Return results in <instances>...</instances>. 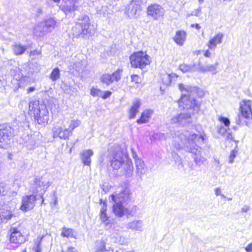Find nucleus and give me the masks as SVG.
<instances>
[{
	"mask_svg": "<svg viewBox=\"0 0 252 252\" xmlns=\"http://www.w3.org/2000/svg\"><path fill=\"white\" fill-rule=\"evenodd\" d=\"M204 135L189 133L187 131H177L174 132L173 145L174 148L179 150L183 148L186 151L192 153L193 160L196 166L203 164L207 159L202 156V148L197 145L198 143H205Z\"/></svg>",
	"mask_w": 252,
	"mask_h": 252,
	"instance_id": "nucleus-2",
	"label": "nucleus"
},
{
	"mask_svg": "<svg viewBox=\"0 0 252 252\" xmlns=\"http://www.w3.org/2000/svg\"><path fill=\"white\" fill-rule=\"evenodd\" d=\"M123 70L118 69L112 73H105L100 77L101 82L107 85H110L114 82L120 81L122 76Z\"/></svg>",
	"mask_w": 252,
	"mask_h": 252,
	"instance_id": "nucleus-14",
	"label": "nucleus"
},
{
	"mask_svg": "<svg viewBox=\"0 0 252 252\" xmlns=\"http://www.w3.org/2000/svg\"><path fill=\"white\" fill-rule=\"evenodd\" d=\"M51 185V182H45L42 178H35L33 183L31 186V190L34 195L39 197H42L48 188Z\"/></svg>",
	"mask_w": 252,
	"mask_h": 252,
	"instance_id": "nucleus-9",
	"label": "nucleus"
},
{
	"mask_svg": "<svg viewBox=\"0 0 252 252\" xmlns=\"http://www.w3.org/2000/svg\"><path fill=\"white\" fill-rule=\"evenodd\" d=\"M225 135H226V139L227 140L232 139V135H231V133H230L229 131L227 132V133Z\"/></svg>",
	"mask_w": 252,
	"mask_h": 252,
	"instance_id": "nucleus-55",
	"label": "nucleus"
},
{
	"mask_svg": "<svg viewBox=\"0 0 252 252\" xmlns=\"http://www.w3.org/2000/svg\"><path fill=\"white\" fill-rule=\"evenodd\" d=\"M107 204L106 202H104L100 209V214L106 213Z\"/></svg>",
	"mask_w": 252,
	"mask_h": 252,
	"instance_id": "nucleus-46",
	"label": "nucleus"
},
{
	"mask_svg": "<svg viewBox=\"0 0 252 252\" xmlns=\"http://www.w3.org/2000/svg\"><path fill=\"white\" fill-rule=\"evenodd\" d=\"M54 202H53V204L54 206H56L58 203V199H57V197L56 196V192L55 191L54 192Z\"/></svg>",
	"mask_w": 252,
	"mask_h": 252,
	"instance_id": "nucleus-56",
	"label": "nucleus"
},
{
	"mask_svg": "<svg viewBox=\"0 0 252 252\" xmlns=\"http://www.w3.org/2000/svg\"><path fill=\"white\" fill-rule=\"evenodd\" d=\"M179 69L183 72L186 73L192 70V66L191 65L186 64H181L179 66Z\"/></svg>",
	"mask_w": 252,
	"mask_h": 252,
	"instance_id": "nucleus-37",
	"label": "nucleus"
},
{
	"mask_svg": "<svg viewBox=\"0 0 252 252\" xmlns=\"http://www.w3.org/2000/svg\"><path fill=\"white\" fill-rule=\"evenodd\" d=\"M61 235L64 237L75 238L76 234L73 229L63 227Z\"/></svg>",
	"mask_w": 252,
	"mask_h": 252,
	"instance_id": "nucleus-29",
	"label": "nucleus"
},
{
	"mask_svg": "<svg viewBox=\"0 0 252 252\" xmlns=\"http://www.w3.org/2000/svg\"><path fill=\"white\" fill-rule=\"evenodd\" d=\"M100 219L104 224V228L106 230H110L113 224V220L107 216L106 213L99 214Z\"/></svg>",
	"mask_w": 252,
	"mask_h": 252,
	"instance_id": "nucleus-25",
	"label": "nucleus"
},
{
	"mask_svg": "<svg viewBox=\"0 0 252 252\" xmlns=\"http://www.w3.org/2000/svg\"><path fill=\"white\" fill-rule=\"evenodd\" d=\"M14 135V129L11 126H0V148H5Z\"/></svg>",
	"mask_w": 252,
	"mask_h": 252,
	"instance_id": "nucleus-12",
	"label": "nucleus"
},
{
	"mask_svg": "<svg viewBox=\"0 0 252 252\" xmlns=\"http://www.w3.org/2000/svg\"><path fill=\"white\" fill-rule=\"evenodd\" d=\"M177 75L174 73L166 74L164 75L163 78V83L166 85H168L171 83L173 78H177Z\"/></svg>",
	"mask_w": 252,
	"mask_h": 252,
	"instance_id": "nucleus-34",
	"label": "nucleus"
},
{
	"mask_svg": "<svg viewBox=\"0 0 252 252\" xmlns=\"http://www.w3.org/2000/svg\"><path fill=\"white\" fill-rule=\"evenodd\" d=\"M178 87L182 93L181 98L178 100L179 106L183 109L189 111L188 113H181L174 116L171 119V123L186 126L192 123L191 115L199 110L200 103L195 97H202L204 95V92L195 86L179 84Z\"/></svg>",
	"mask_w": 252,
	"mask_h": 252,
	"instance_id": "nucleus-1",
	"label": "nucleus"
},
{
	"mask_svg": "<svg viewBox=\"0 0 252 252\" xmlns=\"http://www.w3.org/2000/svg\"><path fill=\"white\" fill-rule=\"evenodd\" d=\"M171 156L172 158L174 159L175 162H180L181 160V158L178 155L177 153L175 152H171Z\"/></svg>",
	"mask_w": 252,
	"mask_h": 252,
	"instance_id": "nucleus-42",
	"label": "nucleus"
},
{
	"mask_svg": "<svg viewBox=\"0 0 252 252\" xmlns=\"http://www.w3.org/2000/svg\"><path fill=\"white\" fill-rule=\"evenodd\" d=\"M215 194L217 195V196H219V195H221V189H220V188H217L215 189Z\"/></svg>",
	"mask_w": 252,
	"mask_h": 252,
	"instance_id": "nucleus-53",
	"label": "nucleus"
},
{
	"mask_svg": "<svg viewBox=\"0 0 252 252\" xmlns=\"http://www.w3.org/2000/svg\"><path fill=\"white\" fill-rule=\"evenodd\" d=\"M245 250L247 252H252V243L249 244L246 248Z\"/></svg>",
	"mask_w": 252,
	"mask_h": 252,
	"instance_id": "nucleus-50",
	"label": "nucleus"
},
{
	"mask_svg": "<svg viewBox=\"0 0 252 252\" xmlns=\"http://www.w3.org/2000/svg\"><path fill=\"white\" fill-rule=\"evenodd\" d=\"M135 163L136 174L140 179H142V176L145 175L148 171L147 167L142 159H137Z\"/></svg>",
	"mask_w": 252,
	"mask_h": 252,
	"instance_id": "nucleus-20",
	"label": "nucleus"
},
{
	"mask_svg": "<svg viewBox=\"0 0 252 252\" xmlns=\"http://www.w3.org/2000/svg\"><path fill=\"white\" fill-rule=\"evenodd\" d=\"M131 81L134 82L135 83H139L140 82V78L137 75H131Z\"/></svg>",
	"mask_w": 252,
	"mask_h": 252,
	"instance_id": "nucleus-44",
	"label": "nucleus"
},
{
	"mask_svg": "<svg viewBox=\"0 0 252 252\" xmlns=\"http://www.w3.org/2000/svg\"><path fill=\"white\" fill-rule=\"evenodd\" d=\"M79 120H72L69 125L68 128L55 125L52 129L53 137L60 138L63 140H68L69 137L72 134V130L80 125Z\"/></svg>",
	"mask_w": 252,
	"mask_h": 252,
	"instance_id": "nucleus-7",
	"label": "nucleus"
},
{
	"mask_svg": "<svg viewBox=\"0 0 252 252\" xmlns=\"http://www.w3.org/2000/svg\"><path fill=\"white\" fill-rule=\"evenodd\" d=\"M219 120L222 123L225 127H228L230 125V120L228 118L220 116L219 117Z\"/></svg>",
	"mask_w": 252,
	"mask_h": 252,
	"instance_id": "nucleus-39",
	"label": "nucleus"
},
{
	"mask_svg": "<svg viewBox=\"0 0 252 252\" xmlns=\"http://www.w3.org/2000/svg\"><path fill=\"white\" fill-rule=\"evenodd\" d=\"M111 251H113V250L111 249L110 247H109L108 248H105L104 251L102 252H111Z\"/></svg>",
	"mask_w": 252,
	"mask_h": 252,
	"instance_id": "nucleus-61",
	"label": "nucleus"
},
{
	"mask_svg": "<svg viewBox=\"0 0 252 252\" xmlns=\"http://www.w3.org/2000/svg\"><path fill=\"white\" fill-rule=\"evenodd\" d=\"M20 143L28 149H33L36 146L37 138L34 135L24 134L21 138Z\"/></svg>",
	"mask_w": 252,
	"mask_h": 252,
	"instance_id": "nucleus-18",
	"label": "nucleus"
},
{
	"mask_svg": "<svg viewBox=\"0 0 252 252\" xmlns=\"http://www.w3.org/2000/svg\"><path fill=\"white\" fill-rule=\"evenodd\" d=\"M112 94V93L111 91H106L104 92L102 91L101 95L100 96V97H102L103 99H106L108 98Z\"/></svg>",
	"mask_w": 252,
	"mask_h": 252,
	"instance_id": "nucleus-43",
	"label": "nucleus"
},
{
	"mask_svg": "<svg viewBox=\"0 0 252 252\" xmlns=\"http://www.w3.org/2000/svg\"><path fill=\"white\" fill-rule=\"evenodd\" d=\"M104 202H105L103 201V200L102 199H100V200H99L100 204H102L103 205Z\"/></svg>",
	"mask_w": 252,
	"mask_h": 252,
	"instance_id": "nucleus-64",
	"label": "nucleus"
},
{
	"mask_svg": "<svg viewBox=\"0 0 252 252\" xmlns=\"http://www.w3.org/2000/svg\"><path fill=\"white\" fill-rule=\"evenodd\" d=\"M250 210V207L248 205H244L241 210V213H247Z\"/></svg>",
	"mask_w": 252,
	"mask_h": 252,
	"instance_id": "nucleus-47",
	"label": "nucleus"
},
{
	"mask_svg": "<svg viewBox=\"0 0 252 252\" xmlns=\"http://www.w3.org/2000/svg\"><path fill=\"white\" fill-rule=\"evenodd\" d=\"M131 65L134 68L143 69L150 63V57L146 52H134L129 58Z\"/></svg>",
	"mask_w": 252,
	"mask_h": 252,
	"instance_id": "nucleus-8",
	"label": "nucleus"
},
{
	"mask_svg": "<svg viewBox=\"0 0 252 252\" xmlns=\"http://www.w3.org/2000/svg\"><path fill=\"white\" fill-rule=\"evenodd\" d=\"M156 136L161 140H166V135L162 133H159L156 134Z\"/></svg>",
	"mask_w": 252,
	"mask_h": 252,
	"instance_id": "nucleus-45",
	"label": "nucleus"
},
{
	"mask_svg": "<svg viewBox=\"0 0 252 252\" xmlns=\"http://www.w3.org/2000/svg\"><path fill=\"white\" fill-rule=\"evenodd\" d=\"M238 154L237 147H235L234 149L231 151L229 157V162L232 163L234 162V158Z\"/></svg>",
	"mask_w": 252,
	"mask_h": 252,
	"instance_id": "nucleus-36",
	"label": "nucleus"
},
{
	"mask_svg": "<svg viewBox=\"0 0 252 252\" xmlns=\"http://www.w3.org/2000/svg\"><path fill=\"white\" fill-rule=\"evenodd\" d=\"M93 154V151L90 149L84 150L80 154V158L84 165L90 166L91 163V157Z\"/></svg>",
	"mask_w": 252,
	"mask_h": 252,
	"instance_id": "nucleus-22",
	"label": "nucleus"
},
{
	"mask_svg": "<svg viewBox=\"0 0 252 252\" xmlns=\"http://www.w3.org/2000/svg\"><path fill=\"white\" fill-rule=\"evenodd\" d=\"M141 103L140 100L136 99L133 101L132 104L129 110V118L133 119L139 111Z\"/></svg>",
	"mask_w": 252,
	"mask_h": 252,
	"instance_id": "nucleus-24",
	"label": "nucleus"
},
{
	"mask_svg": "<svg viewBox=\"0 0 252 252\" xmlns=\"http://www.w3.org/2000/svg\"><path fill=\"white\" fill-rule=\"evenodd\" d=\"M12 216V214L9 211L0 213V224L10 220Z\"/></svg>",
	"mask_w": 252,
	"mask_h": 252,
	"instance_id": "nucleus-32",
	"label": "nucleus"
},
{
	"mask_svg": "<svg viewBox=\"0 0 252 252\" xmlns=\"http://www.w3.org/2000/svg\"><path fill=\"white\" fill-rule=\"evenodd\" d=\"M42 239V237H38L35 242V246L34 247V250L35 252H41V248L40 243Z\"/></svg>",
	"mask_w": 252,
	"mask_h": 252,
	"instance_id": "nucleus-38",
	"label": "nucleus"
},
{
	"mask_svg": "<svg viewBox=\"0 0 252 252\" xmlns=\"http://www.w3.org/2000/svg\"><path fill=\"white\" fill-rule=\"evenodd\" d=\"M61 76L60 70L59 67H55L52 71L50 75V79L53 81L55 82L60 78Z\"/></svg>",
	"mask_w": 252,
	"mask_h": 252,
	"instance_id": "nucleus-31",
	"label": "nucleus"
},
{
	"mask_svg": "<svg viewBox=\"0 0 252 252\" xmlns=\"http://www.w3.org/2000/svg\"><path fill=\"white\" fill-rule=\"evenodd\" d=\"M13 50L16 55H19L23 54L25 52L26 47L21 44H16L13 45Z\"/></svg>",
	"mask_w": 252,
	"mask_h": 252,
	"instance_id": "nucleus-30",
	"label": "nucleus"
},
{
	"mask_svg": "<svg viewBox=\"0 0 252 252\" xmlns=\"http://www.w3.org/2000/svg\"><path fill=\"white\" fill-rule=\"evenodd\" d=\"M14 83L16 84L15 87L14 88L15 91L18 90L20 87L19 82L17 80H13Z\"/></svg>",
	"mask_w": 252,
	"mask_h": 252,
	"instance_id": "nucleus-51",
	"label": "nucleus"
},
{
	"mask_svg": "<svg viewBox=\"0 0 252 252\" xmlns=\"http://www.w3.org/2000/svg\"><path fill=\"white\" fill-rule=\"evenodd\" d=\"M29 114L39 124L45 125L49 119V111L45 104L39 101H31L29 104Z\"/></svg>",
	"mask_w": 252,
	"mask_h": 252,
	"instance_id": "nucleus-5",
	"label": "nucleus"
},
{
	"mask_svg": "<svg viewBox=\"0 0 252 252\" xmlns=\"http://www.w3.org/2000/svg\"><path fill=\"white\" fill-rule=\"evenodd\" d=\"M90 19L87 15H81L78 19V21L72 28L71 34L73 37H83L88 34H91Z\"/></svg>",
	"mask_w": 252,
	"mask_h": 252,
	"instance_id": "nucleus-6",
	"label": "nucleus"
},
{
	"mask_svg": "<svg viewBox=\"0 0 252 252\" xmlns=\"http://www.w3.org/2000/svg\"><path fill=\"white\" fill-rule=\"evenodd\" d=\"M186 32L184 31H178L174 37V41L179 45H183L186 40Z\"/></svg>",
	"mask_w": 252,
	"mask_h": 252,
	"instance_id": "nucleus-27",
	"label": "nucleus"
},
{
	"mask_svg": "<svg viewBox=\"0 0 252 252\" xmlns=\"http://www.w3.org/2000/svg\"><path fill=\"white\" fill-rule=\"evenodd\" d=\"M114 204L112 206V212L119 218L126 216V207L125 205L130 200V192L127 187L122 188L117 190L109 197Z\"/></svg>",
	"mask_w": 252,
	"mask_h": 252,
	"instance_id": "nucleus-4",
	"label": "nucleus"
},
{
	"mask_svg": "<svg viewBox=\"0 0 252 252\" xmlns=\"http://www.w3.org/2000/svg\"><path fill=\"white\" fill-rule=\"evenodd\" d=\"M236 123L238 125L241 124V117L239 115H238V119L236 120Z\"/></svg>",
	"mask_w": 252,
	"mask_h": 252,
	"instance_id": "nucleus-60",
	"label": "nucleus"
},
{
	"mask_svg": "<svg viewBox=\"0 0 252 252\" xmlns=\"http://www.w3.org/2000/svg\"><path fill=\"white\" fill-rule=\"evenodd\" d=\"M35 90V88L34 87H31L28 88L27 90L28 93H31L33 92Z\"/></svg>",
	"mask_w": 252,
	"mask_h": 252,
	"instance_id": "nucleus-58",
	"label": "nucleus"
},
{
	"mask_svg": "<svg viewBox=\"0 0 252 252\" xmlns=\"http://www.w3.org/2000/svg\"><path fill=\"white\" fill-rule=\"evenodd\" d=\"M229 128L220 126L218 129V132L222 135H225L229 131Z\"/></svg>",
	"mask_w": 252,
	"mask_h": 252,
	"instance_id": "nucleus-41",
	"label": "nucleus"
},
{
	"mask_svg": "<svg viewBox=\"0 0 252 252\" xmlns=\"http://www.w3.org/2000/svg\"><path fill=\"white\" fill-rule=\"evenodd\" d=\"M214 163H215V165L216 166V167L220 169V165L219 160L217 158H215L214 159Z\"/></svg>",
	"mask_w": 252,
	"mask_h": 252,
	"instance_id": "nucleus-54",
	"label": "nucleus"
},
{
	"mask_svg": "<svg viewBox=\"0 0 252 252\" xmlns=\"http://www.w3.org/2000/svg\"><path fill=\"white\" fill-rule=\"evenodd\" d=\"M77 4L78 0H64L60 8L66 15H68L77 10Z\"/></svg>",
	"mask_w": 252,
	"mask_h": 252,
	"instance_id": "nucleus-17",
	"label": "nucleus"
},
{
	"mask_svg": "<svg viewBox=\"0 0 252 252\" xmlns=\"http://www.w3.org/2000/svg\"><path fill=\"white\" fill-rule=\"evenodd\" d=\"M38 196L32 193V195H25L22 197V205L20 209L24 212H27L33 208L35 202Z\"/></svg>",
	"mask_w": 252,
	"mask_h": 252,
	"instance_id": "nucleus-16",
	"label": "nucleus"
},
{
	"mask_svg": "<svg viewBox=\"0 0 252 252\" xmlns=\"http://www.w3.org/2000/svg\"><path fill=\"white\" fill-rule=\"evenodd\" d=\"M218 63H216L214 64H209L205 66L199 65V70L201 72H210L213 74L217 73V66Z\"/></svg>",
	"mask_w": 252,
	"mask_h": 252,
	"instance_id": "nucleus-28",
	"label": "nucleus"
},
{
	"mask_svg": "<svg viewBox=\"0 0 252 252\" xmlns=\"http://www.w3.org/2000/svg\"><path fill=\"white\" fill-rule=\"evenodd\" d=\"M192 27H194L197 30H199L200 29V26L198 24H192L191 25Z\"/></svg>",
	"mask_w": 252,
	"mask_h": 252,
	"instance_id": "nucleus-59",
	"label": "nucleus"
},
{
	"mask_svg": "<svg viewBox=\"0 0 252 252\" xmlns=\"http://www.w3.org/2000/svg\"><path fill=\"white\" fill-rule=\"evenodd\" d=\"M9 240L11 244L14 245L13 249L20 247L26 241V237L17 227H12L8 232Z\"/></svg>",
	"mask_w": 252,
	"mask_h": 252,
	"instance_id": "nucleus-10",
	"label": "nucleus"
},
{
	"mask_svg": "<svg viewBox=\"0 0 252 252\" xmlns=\"http://www.w3.org/2000/svg\"><path fill=\"white\" fill-rule=\"evenodd\" d=\"M102 91L98 89L93 87L91 89V94L93 96H99L101 95Z\"/></svg>",
	"mask_w": 252,
	"mask_h": 252,
	"instance_id": "nucleus-40",
	"label": "nucleus"
},
{
	"mask_svg": "<svg viewBox=\"0 0 252 252\" xmlns=\"http://www.w3.org/2000/svg\"><path fill=\"white\" fill-rule=\"evenodd\" d=\"M204 56L206 57L209 58L211 56V53L209 50H206L204 52Z\"/></svg>",
	"mask_w": 252,
	"mask_h": 252,
	"instance_id": "nucleus-57",
	"label": "nucleus"
},
{
	"mask_svg": "<svg viewBox=\"0 0 252 252\" xmlns=\"http://www.w3.org/2000/svg\"><path fill=\"white\" fill-rule=\"evenodd\" d=\"M41 54V52L38 50H35L31 52V55H39Z\"/></svg>",
	"mask_w": 252,
	"mask_h": 252,
	"instance_id": "nucleus-52",
	"label": "nucleus"
},
{
	"mask_svg": "<svg viewBox=\"0 0 252 252\" xmlns=\"http://www.w3.org/2000/svg\"><path fill=\"white\" fill-rule=\"evenodd\" d=\"M251 101H247L241 105V116L246 119L252 118V109L251 107Z\"/></svg>",
	"mask_w": 252,
	"mask_h": 252,
	"instance_id": "nucleus-21",
	"label": "nucleus"
},
{
	"mask_svg": "<svg viewBox=\"0 0 252 252\" xmlns=\"http://www.w3.org/2000/svg\"><path fill=\"white\" fill-rule=\"evenodd\" d=\"M36 9H37L36 11L39 14V13H41L42 12L41 8H40L39 7H37Z\"/></svg>",
	"mask_w": 252,
	"mask_h": 252,
	"instance_id": "nucleus-62",
	"label": "nucleus"
},
{
	"mask_svg": "<svg viewBox=\"0 0 252 252\" xmlns=\"http://www.w3.org/2000/svg\"><path fill=\"white\" fill-rule=\"evenodd\" d=\"M144 223L141 220H134L126 224V227L132 231L142 232L144 230Z\"/></svg>",
	"mask_w": 252,
	"mask_h": 252,
	"instance_id": "nucleus-19",
	"label": "nucleus"
},
{
	"mask_svg": "<svg viewBox=\"0 0 252 252\" xmlns=\"http://www.w3.org/2000/svg\"><path fill=\"white\" fill-rule=\"evenodd\" d=\"M153 113V111L152 110H145L142 113L140 118L137 120V123L142 124L148 122Z\"/></svg>",
	"mask_w": 252,
	"mask_h": 252,
	"instance_id": "nucleus-26",
	"label": "nucleus"
},
{
	"mask_svg": "<svg viewBox=\"0 0 252 252\" xmlns=\"http://www.w3.org/2000/svg\"><path fill=\"white\" fill-rule=\"evenodd\" d=\"M56 21L54 18H50L40 22L34 28V33L41 36L46 32H51L55 28Z\"/></svg>",
	"mask_w": 252,
	"mask_h": 252,
	"instance_id": "nucleus-11",
	"label": "nucleus"
},
{
	"mask_svg": "<svg viewBox=\"0 0 252 252\" xmlns=\"http://www.w3.org/2000/svg\"><path fill=\"white\" fill-rule=\"evenodd\" d=\"M109 161L114 170L121 169V175L129 178L133 174V166L128 154L123 152L119 146H114L109 151Z\"/></svg>",
	"mask_w": 252,
	"mask_h": 252,
	"instance_id": "nucleus-3",
	"label": "nucleus"
},
{
	"mask_svg": "<svg viewBox=\"0 0 252 252\" xmlns=\"http://www.w3.org/2000/svg\"><path fill=\"white\" fill-rule=\"evenodd\" d=\"M142 10V1L140 0H132L126 9L125 14L129 18L136 19Z\"/></svg>",
	"mask_w": 252,
	"mask_h": 252,
	"instance_id": "nucleus-13",
	"label": "nucleus"
},
{
	"mask_svg": "<svg viewBox=\"0 0 252 252\" xmlns=\"http://www.w3.org/2000/svg\"><path fill=\"white\" fill-rule=\"evenodd\" d=\"M131 153H132V156L133 158H134L135 162H136V160L137 159H140L137 155L136 152L134 151V150L133 148H131Z\"/></svg>",
	"mask_w": 252,
	"mask_h": 252,
	"instance_id": "nucleus-49",
	"label": "nucleus"
},
{
	"mask_svg": "<svg viewBox=\"0 0 252 252\" xmlns=\"http://www.w3.org/2000/svg\"><path fill=\"white\" fill-rule=\"evenodd\" d=\"M147 13L154 20H158L162 18L165 11L161 5L155 3L148 6Z\"/></svg>",
	"mask_w": 252,
	"mask_h": 252,
	"instance_id": "nucleus-15",
	"label": "nucleus"
},
{
	"mask_svg": "<svg viewBox=\"0 0 252 252\" xmlns=\"http://www.w3.org/2000/svg\"><path fill=\"white\" fill-rule=\"evenodd\" d=\"M223 37V34L222 33L219 32L216 34L214 37L209 40L207 44L208 48L211 50L215 49L218 44L222 43Z\"/></svg>",
	"mask_w": 252,
	"mask_h": 252,
	"instance_id": "nucleus-23",
	"label": "nucleus"
},
{
	"mask_svg": "<svg viewBox=\"0 0 252 252\" xmlns=\"http://www.w3.org/2000/svg\"><path fill=\"white\" fill-rule=\"evenodd\" d=\"M62 252H78V251L73 247H68L66 251H63Z\"/></svg>",
	"mask_w": 252,
	"mask_h": 252,
	"instance_id": "nucleus-48",
	"label": "nucleus"
},
{
	"mask_svg": "<svg viewBox=\"0 0 252 252\" xmlns=\"http://www.w3.org/2000/svg\"><path fill=\"white\" fill-rule=\"evenodd\" d=\"M105 248V243L103 241H98L96 242V252H102Z\"/></svg>",
	"mask_w": 252,
	"mask_h": 252,
	"instance_id": "nucleus-35",
	"label": "nucleus"
},
{
	"mask_svg": "<svg viewBox=\"0 0 252 252\" xmlns=\"http://www.w3.org/2000/svg\"><path fill=\"white\" fill-rule=\"evenodd\" d=\"M220 195L222 198H224V199L226 198V197L223 194H221V195Z\"/></svg>",
	"mask_w": 252,
	"mask_h": 252,
	"instance_id": "nucleus-63",
	"label": "nucleus"
},
{
	"mask_svg": "<svg viewBox=\"0 0 252 252\" xmlns=\"http://www.w3.org/2000/svg\"><path fill=\"white\" fill-rule=\"evenodd\" d=\"M138 208L136 205H132L129 207H126V216L128 217L129 216H134L137 214Z\"/></svg>",
	"mask_w": 252,
	"mask_h": 252,
	"instance_id": "nucleus-33",
	"label": "nucleus"
}]
</instances>
